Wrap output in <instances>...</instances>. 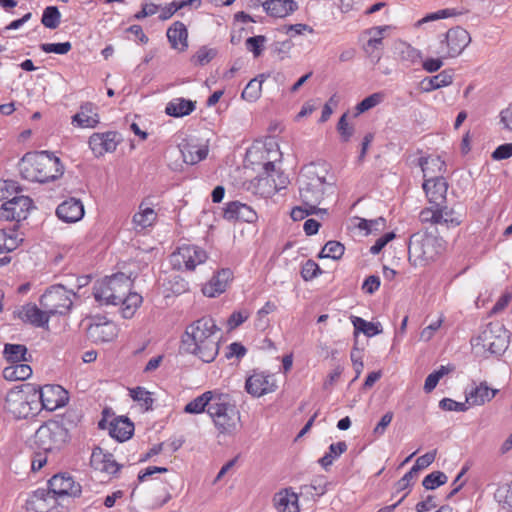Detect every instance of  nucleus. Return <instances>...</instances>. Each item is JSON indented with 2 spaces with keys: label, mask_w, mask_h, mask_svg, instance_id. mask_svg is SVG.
Masks as SVG:
<instances>
[{
  "label": "nucleus",
  "mask_w": 512,
  "mask_h": 512,
  "mask_svg": "<svg viewBox=\"0 0 512 512\" xmlns=\"http://www.w3.org/2000/svg\"><path fill=\"white\" fill-rule=\"evenodd\" d=\"M471 42L470 34L461 27L451 28L440 42L438 54L441 58H454L460 55Z\"/></svg>",
  "instance_id": "ddd939ff"
},
{
  "label": "nucleus",
  "mask_w": 512,
  "mask_h": 512,
  "mask_svg": "<svg viewBox=\"0 0 512 512\" xmlns=\"http://www.w3.org/2000/svg\"><path fill=\"white\" fill-rule=\"evenodd\" d=\"M32 208V200L28 196L15 195L0 207V220L20 222L25 220Z\"/></svg>",
  "instance_id": "f3484780"
},
{
  "label": "nucleus",
  "mask_w": 512,
  "mask_h": 512,
  "mask_svg": "<svg viewBox=\"0 0 512 512\" xmlns=\"http://www.w3.org/2000/svg\"><path fill=\"white\" fill-rule=\"evenodd\" d=\"M132 280L124 273H117L98 281L93 287V295L100 305H120L123 318L133 317L143 298L132 292Z\"/></svg>",
  "instance_id": "f257e3e1"
},
{
  "label": "nucleus",
  "mask_w": 512,
  "mask_h": 512,
  "mask_svg": "<svg viewBox=\"0 0 512 512\" xmlns=\"http://www.w3.org/2000/svg\"><path fill=\"white\" fill-rule=\"evenodd\" d=\"M453 82V73L451 70H443L439 74L426 77L420 82V89L424 93H429L436 89L446 87Z\"/></svg>",
  "instance_id": "2f4dec72"
},
{
  "label": "nucleus",
  "mask_w": 512,
  "mask_h": 512,
  "mask_svg": "<svg viewBox=\"0 0 512 512\" xmlns=\"http://www.w3.org/2000/svg\"><path fill=\"white\" fill-rule=\"evenodd\" d=\"M277 386L273 375L263 372H254L245 383L247 393L253 397H260L276 390Z\"/></svg>",
  "instance_id": "aec40b11"
},
{
  "label": "nucleus",
  "mask_w": 512,
  "mask_h": 512,
  "mask_svg": "<svg viewBox=\"0 0 512 512\" xmlns=\"http://www.w3.org/2000/svg\"><path fill=\"white\" fill-rule=\"evenodd\" d=\"M436 454H437V450H432V451H429L427 453H425L424 455L418 457L416 459V462L415 464L413 465V471H420L422 469H425L427 468L429 465H431L435 458H436Z\"/></svg>",
  "instance_id": "69168bd1"
},
{
  "label": "nucleus",
  "mask_w": 512,
  "mask_h": 512,
  "mask_svg": "<svg viewBox=\"0 0 512 512\" xmlns=\"http://www.w3.org/2000/svg\"><path fill=\"white\" fill-rule=\"evenodd\" d=\"M64 167L60 159L47 151L27 153L20 162L22 177L31 182L45 183L61 177Z\"/></svg>",
  "instance_id": "20e7f679"
},
{
  "label": "nucleus",
  "mask_w": 512,
  "mask_h": 512,
  "mask_svg": "<svg viewBox=\"0 0 512 512\" xmlns=\"http://www.w3.org/2000/svg\"><path fill=\"white\" fill-rule=\"evenodd\" d=\"M36 401L40 405V410L55 411L65 406L68 401V393L60 385L36 386Z\"/></svg>",
  "instance_id": "4468645a"
},
{
  "label": "nucleus",
  "mask_w": 512,
  "mask_h": 512,
  "mask_svg": "<svg viewBox=\"0 0 512 512\" xmlns=\"http://www.w3.org/2000/svg\"><path fill=\"white\" fill-rule=\"evenodd\" d=\"M34 512H66L65 501L54 494L51 489H37L28 501Z\"/></svg>",
  "instance_id": "dca6fc26"
},
{
  "label": "nucleus",
  "mask_w": 512,
  "mask_h": 512,
  "mask_svg": "<svg viewBox=\"0 0 512 512\" xmlns=\"http://www.w3.org/2000/svg\"><path fill=\"white\" fill-rule=\"evenodd\" d=\"M60 17V12L56 6H48L43 12L41 22L45 27L55 29L60 24Z\"/></svg>",
  "instance_id": "8fccbe9b"
},
{
  "label": "nucleus",
  "mask_w": 512,
  "mask_h": 512,
  "mask_svg": "<svg viewBox=\"0 0 512 512\" xmlns=\"http://www.w3.org/2000/svg\"><path fill=\"white\" fill-rule=\"evenodd\" d=\"M449 369L445 366H441L438 370L429 374L424 383V391L426 393L432 392L437 386L440 379L448 374Z\"/></svg>",
  "instance_id": "5fc2aeb1"
},
{
  "label": "nucleus",
  "mask_w": 512,
  "mask_h": 512,
  "mask_svg": "<svg viewBox=\"0 0 512 512\" xmlns=\"http://www.w3.org/2000/svg\"><path fill=\"white\" fill-rule=\"evenodd\" d=\"M22 241L15 231L0 230V254L14 251Z\"/></svg>",
  "instance_id": "79ce46f5"
},
{
  "label": "nucleus",
  "mask_w": 512,
  "mask_h": 512,
  "mask_svg": "<svg viewBox=\"0 0 512 512\" xmlns=\"http://www.w3.org/2000/svg\"><path fill=\"white\" fill-rule=\"evenodd\" d=\"M187 37L188 32L186 26L180 21L173 23L167 30V38L172 48L179 51H184L188 47Z\"/></svg>",
  "instance_id": "72a5a7b5"
},
{
  "label": "nucleus",
  "mask_w": 512,
  "mask_h": 512,
  "mask_svg": "<svg viewBox=\"0 0 512 512\" xmlns=\"http://www.w3.org/2000/svg\"><path fill=\"white\" fill-rule=\"evenodd\" d=\"M445 162L439 156H429L420 159V167L423 172L424 181L443 177Z\"/></svg>",
  "instance_id": "c85d7f7f"
},
{
  "label": "nucleus",
  "mask_w": 512,
  "mask_h": 512,
  "mask_svg": "<svg viewBox=\"0 0 512 512\" xmlns=\"http://www.w3.org/2000/svg\"><path fill=\"white\" fill-rule=\"evenodd\" d=\"M466 403H467L466 401L465 402H457L450 398H443L439 402V407L445 411L464 412L468 409Z\"/></svg>",
  "instance_id": "0e129e2a"
},
{
  "label": "nucleus",
  "mask_w": 512,
  "mask_h": 512,
  "mask_svg": "<svg viewBox=\"0 0 512 512\" xmlns=\"http://www.w3.org/2000/svg\"><path fill=\"white\" fill-rule=\"evenodd\" d=\"M56 215L64 222L75 223L83 218L84 206L79 199L70 198L57 207Z\"/></svg>",
  "instance_id": "4be33fe9"
},
{
  "label": "nucleus",
  "mask_w": 512,
  "mask_h": 512,
  "mask_svg": "<svg viewBox=\"0 0 512 512\" xmlns=\"http://www.w3.org/2000/svg\"><path fill=\"white\" fill-rule=\"evenodd\" d=\"M20 188L15 181L0 180V200H9L17 195Z\"/></svg>",
  "instance_id": "6e6d98bb"
},
{
  "label": "nucleus",
  "mask_w": 512,
  "mask_h": 512,
  "mask_svg": "<svg viewBox=\"0 0 512 512\" xmlns=\"http://www.w3.org/2000/svg\"><path fill=\"white\" fill-rule=\"evenodd\" d=\"M263 81L258 78L250 80L242 91V98L249 102H255L261 95Z\"/></svg>",
  "instance_id": "49530a36"
},
{
  "label": "nucleus",
  "mask_w": 512,
  "mask_h": 512,
  "mask_svg": "<svg viewBox=\"0 0 512 512\" xmlns=\"http://www.w3.org/2000/svg\"><path fill=\"white\" fill-rule=\"evenodd\" d=\"M420 220L423 223L445 225L447 227L459 226L462 222V215L454 209L448 208L445 204L438 207H427L420 212Z\"/></svg>",
  "instance_id": "2eb2a0df"
},
{
  "label": "nucleus",
  "mask_w": 512,
  "mask_h": 512,
  "mask_svg": "<svg viewBox=\"0 0 512 512\" xmlns=\"http://www.w3.org/2000/svg\"><path fill=\"white\" fill-rule=\"evenodd\" d=\"M219 328L213 318L202 317L187 326L182 338L185 352L205 363L215 360L219 352Z\"/></svg>",
  "instance_id": "f03ea898"
},
{
  "label": "nucleus",
  "mask_w": 512,
  "mask_h": 512,
  "mask_svg": "<svg viewBox=\"0 0 512 512\" xmlns=\"http://www.w3.org/2000/svg\"><path fill=\"white\" fill-rule=\"evenodd\" d=\"M439 239L433 235L416 233L410 237L408 260L415 266H425L440 254Z\"/></svg>",
  "instance_id": "1a4fd4ad"
},
{
  "label": "nucleus",
  "mask_w": 512,
  "mask_h": 512,
  "mask_svg": "<svg viewBox=\"0 0 512 512\" xmlns=\"http://www.w3.org/2000/svg\"><path fill=\"white\" fill-rule=\"evenodd\" d=\"M276 305L273 302L267 301L264 306L258 310L255 320V327L264 330L268 325V319L265 317L276 310Z\"/></svg>",
  "instance_id": "864d4df0"
},
{
  "label": "nucleus",
  "mask_w": 512,
  "mask_h": 512,
  "mask_svg": "<svg viewBox=\"0 0 512 512\" xmlns=\"http://www.w3.org/2000/svg\"><path fill=\"white\" fill-rule=\"evenodd\" d=\"M212 406L207 413L211 417L216 429L221 434L232 435L240 427L241 415L235 403L227 393L217 392Z\"/></svg>",
  "instance_id": "39448f33"
},
{
  "label": "nucleus",
  "mask_w": 512,
  "mask_h": 512,
  "mask_svg": "<svg viewBox=\"0 0 512 512\" xmlns=\"http://www.w3.org/2000/svg\"><path fill=\"white\" fill-rule=\"evenodd\" d=\"M384 99V95L382 93H373L368 97L364 98L361 102H359L356 106V115L364 113L378 104H380Z\"/></svg>",
  "instance_id": "603ef678"
},
{
  "label": "nucleus",
  "mask_w": 512,
  "mask_h": 512,
  "mask_svg": "<svg viewBox=\"0 0 512 512\" xmlns=\"http://www.w3.org/2000/svg\"><path fill=\"white\" fill-rule=\"evenodd\" d=\"M73 297H75V293L62 285L52 286L41 296L40 304L51 316L64 315L70 311Z\"/></svg>",
  "instance_id": "9b49d317"
},
{
  "label": "nucleus",
  "mask_w": 512,
  "mask_h": 512,
  "mask_svg": "<svg viewBox=\"0 0 512 512\" xmlns=\"http://www.w3.org/2000/svg\"><path fill=\"white\" fill-rule=\"evenodd\" d=\"M494 497L504 509L512 510V482L498 487Z\"/></svg>",
  "instance_id": "de8ad7c7"
},
{
  "label": "nucleus",
  "mask_w": 512,
  "mask_h": 512,
  "mask_svg": "<svg viewBox=\"0 0 512 512\" xmlns=\"http://www.w3.org/2000/svg\"><path fill=\"white\" fill-rule=\"evenodd\" d=\"M20 318L35 327H48L51 315L45 309H40L36 304L28 303L22 306Z\"/></svg>",
  "instance_id": "b1692460"
},
{
  "label": "nucleus",
  "mask_w": 512,
  "mask_h": 512,
  "mask_svg": "<svg viewBox=\"0 0 512 512\" xmlns=\"http://www.w3.org/2000/svg\"><path fill=\"white\" fill-rule=\"evenodd\" d=\"M456 14L457 13H456L455 9H442V10H438L436 12L429 13L425 17L420 19L417 22V25L420 26V25H422L424 23H428V22H431V21H436V20L452 17V16H455Z\"/></svg>",
  "instance_id": "052dcab7"
},
{
  "label": "nucleus",
  "mask_w": 512,
  "mask_h": 512,
  "mask_svg": "<svg viewBox=\"0 0 512 512\" xmlns=\"http://www.w3.org/2000/svg\"><path fill=\"white\" fill-rule=\"evenodd\" d=\"M31 375V367L23 362L10 364L3 369V377L9 381H23Z\"/></svg>",
  "instance_id": "58836bf2"
},
{
  "label": "nucleus",
  "mask_w": 512,
  "mask_h": 512,
  "mask_svg": "<svg viewBox=\"0 0 512 512\" xmlns=\"http://www.w3.org/2000/svg\"><path fill=\"white\" fill-rule=\"evenodd\" d=\"M91 466L98 471L114 475L120 469V465L114 460L113 455L104 452L101 448L93 449L91 458Z\"/></svg>",
  "instance_id": "5701e85b"
},
{
  "label": "nucleus",
  "mask_w": 512,
  "mask_h": 512,
  "mask_svg": "<svg viewBox=\"0 0 512 512\" xmlns=\"http://www.w3.org/2000/svg\"><path fill=\"white\" fill-rule=\"evenodd\" d=\"M266 41L265 36L258 35L254 37H249L245 44L246 48L251 51L255 57H258L261 55L264 47V43Z\"/></svg>",
  "instance_id": "680f3d73"
},
{
  "label": "nucleus",
  "mask_w": 512,
  "mask_h": 512,
  "mask_svg": "<svg viewBox=\"0 0 512 512\" xmlns=\"http://www.w3.org/2000/svg\"><path fill=\"white\" fill-rule=\"evenodd\" d=\"M133 432L134 425L128 418L119 417L110 422L109 434L120 442L128 440Z\"/></svg>",
  "instance_id": "7c9ffc66"
},
{
  "label": "nucleus",
  "mask_w": 512,
  "mask_h": 512,
  "mask_svg": "<svg viewBox=\"0 0 512 512\" xmlns=\"http://www.w3.org/2000/svg\"><path fill=\"white\" fill-rule=\"evenodd\" d=\"M422 187L430 204L429 207H438L446 203L448 183L444 177H438L434 181L425 180Z\"/></svg>",
  "instance_id": "412c9836"
},
{
  "label": "nucleus",
  "mask_w": 512,
  "mask_h": 512,
  "mask_svg": "<svg viewBox=\"0 0 512 512\" xmlns=\"http://www.w3.org/2000/svg\"><path fill=\"white\" fill-rule=\"evenodd\" d=\"M88 335L94 342H109L117 336V328L111 321L92 323Z\"/></svg>",
  "instance_id": "bb28decb"
},
{
  "label": "nucleus",
  "mask_w": 512,
  "mask_h": 512,
  "mask_svg": "<svg viewBox=\"0 0 512 512\" xmlns=\"http://www.w3.org/2000/svg\"><path fill=\"white\" fill-rule=\"evenodd\" d=\"M351 322L354 326V335L357 336L358 333L362 332L367 337H373L377 334H380L382 332L380 328V324L372 323L364 320L361 317L358 316H351L350 317Z\"/></svg>",
  "instance_id": "a19ab883"
},
{
  "label": "nucleus",
  "mask_w": 512,
  "mask_h": 512,
  "mask_svg": "<svg viewBox=\"0 0 512 512\" xmlns=\"http://www.w3.org/2000/svg\"><path fill=\"white\" fill-rule=\"evenodd\" d=\"M196 108V102L184 98H175L171 100L165 108L169 116L183 117L191 114Z\"/></svg>",
  "instance_id": "e433bc0d"
},
{
  "label": "nucleus",
  "mask_w": 512,
  "mask_h": 512,
  "mask_svg": "<svg viewBox=\"0 0 512 512\" xmlns=\"http://www.w3.org/2000/svg\"><path fill=\"white\" fill-rule=\"evenodd\" d=\"M40 49L45 53L64 55L72 49V45L68 41L62 43H43L40 45Z\"/></svg>",
  "instance_id": "4d7b16f0"
},
{
  "label": "nucleus",
  "mask_w": 512,
  "mask_h": 512,
  "mask_svg": "<svg viewBox=\"0 0 512 512\" xmlns=\"http://www.w3.org/2000/svg\"><path fill=\"white\" fill-rule=\"evenodd\" d=\"M218 390H209L196 397L186 404L184 411L189 414H200L204 411L207 412L209 406L214 402V396L217 395Z\"/></svg>",
  "instance_id": "f704fd0d"
},
{
  "label": "nucleus",
  "mask_w": 512,
  "mask_h": 512,
  "mask_svg": "<svg viewBox=\"0 0 512 512\" xmlns=\"http://www.w3.org/2000/svg\"><path fill=\"white\" fill-rule=\"evenodd\" d=\"M131 398L138 402L146 411L150 410L153 405V398L149 391L143 387H135L129 390Z\"/></svg>",
  "instance_id": "a18cd8bd"
},
{
  "label": "nucleus",
  "mask_w": 512,
  "mask_h": 512,
  "mask_svg": "<svg viewBox=\"0 0 512 512\" xmlns=\"http://www.w3.org/2000/svg\"><path fill=\"white\" fill-rule=\"evenodd\" d=\"M394 54L403 62L416 63L420 59V52L404 41H396Z\"/></svg>",
  "instance_id": "ea45409f"
},
{
  "label": "nucleus",
  "mask_w": 512,
  "mask_h": 512,
  "mask_svg": "<svg viewBox=\"0 0 512 512\" xmlns=\"http://www.w3.org/2000/svg\"><path fill=\"white\" fill-rule=\"evenodd\" d=\"M72 123L81 128H93L99 123V116L93 105L87 103L82 105L80 111L73 116Z\"/></svg>",
  "instance_id": "473e14b6"
},
{
  "label": "nucleus",
  "mask_w": 512,
  "mask_h": 512,
  "mask_svg": "<svg viewBox=\"0 0 512 512\" xmlns=\"http://www.w3.org/2000/svg\"><path fill=\"white\" fill-rule=\"evenodd\" d=\"M181 154L185 163L194 165L204 160L208 155L206 145L184 144L181 148Z\"/></svg>",
  "instance_id": "4c0bfd02"
},
{
  "label": "nucleus",
  "mask_w": 512,
  "mask_h": 512,
  "mask_svg": "<svg viewBox=\"0 0 512 512\" xmlns=\"http://www.w3.org/2000/svg\"><path fill=\"white\" fill-rule=\"evenodd\" d=\"M215 56L216 51L214 49L202 47L196 52L193 60L196 64L204 66L208 64Z\"/></svg>",
  "instance_id": "e2e57ef3"
},
{
  "label": "nucleus",
  "mask_w": 512,
  "mask_h": 512,
  "mask_svg": "<svg viewBox=\"0 0 512 512\" xmlns=\"http://www.w3.org/2000/svg\"><path fill=\"white\" fill-rule=\"evenodd\" d=\"M323 168L314 164L305 166L299 176V196L304 206L326 213V209L319 208L325 196L334 193L333 183L327 182Z\"/></svg>",
  "instance_id": "7ed1b4c3"
},
{
  "label": "nucleus",
  "mask_w": 512,
  "mask_h": 512,
  "mask_svg": "<svg viewBox=\"0 0 512 512\" xmlns=\"http://www.w3.org/2000/svg\"><path fill=\"white\" fill-rule=\"evenodd\" d=\"M263 8L271 16L282 18L297 10L298 5L294 0H266Z\"/></svg>",
  "instance_id": "c756f323"
},
{
  "label": "nucleus",
  "mask_w": 512,
  "mask_h": 512,
  "mask_svg": "<svg viewBox=\"0 0 512 512\" xmlns=\"http://www.w3.org/2000/svg\"><path fill=\"white\" fill-rule=\"evenodd\" d=\"M232 278L230 269H222L215 274L208 283H206L202 292L207 297H216L226 291L228 282Z\"/></svg>",
  "instance_id": "393cba45"
},
{
  "label": "nucleus",
  "mask_w": 512,
  "mask_h": 512,
  "mask_svg": "<svg viewBox=\"0 0 512 512\" xmlns=\"http://www.w3.org/2000/svg\"><path fill=\"white\" fill-rule=\"evenodd\" d=\"M69 439L68 430L65 426L55 420L43 423L33 436V444L36 449L45 453L59 451Z\"/></svg>",
  "instance_id": "6e6552de"
},
{
  "label": "nucleus",
  "mask_w": 512,
  "mask_h": 512,
  "mask_svg": "<svg viewBox=\"0 0 512 512\" xmlns=\"http://www.w3.org/2000/svg\"><path fill=\"white\" fill-rule=\"evenodd\" d=\"M393 29L390 25L373 26L360 33L358 42L370 63L375 65L380 62L384 51V39Z\"/></svg>",
  "instance_id": "9d476101"
},
{
  "label": "nucleus",
  "mask_w": 512,
  "mask_h": 512,
  "mask_svg": "<svg viewBox=\"0 0 512 512\" xmlns=\"http://www.w3.org/2000/svg\"><path fill=\"white\" fill-rule=\"evenodd\" d=\"M250 317V312L247 309L234 311L227 320V327L229 330H234L243 324Z\"/></svg>",
  "instance_id": "13d9d810"
},
{
  "label": "nucleus",
  "mask_w": 512,
  "mask_h": 512,
  "mask_svg": "<svg viewBox=\"0 0 512 512\" xmlns=\"http://www.w3.org/2000/svg\"><path fill=\"white\" fill-rule=\"evenodd\" d=\"M170 260L174 268L192 271L207 260V253L196 245L183 244L171 254Z\"/></svg>",
  "instance_id": "f8f14e48"
},
{
  "label": "nucleus",
  "mask_w": 512,
  "mask_h": 512,
  "mask_svg": "<svg viewBox=\"0 0 512 512\" xmlns=\"http://www.w3.org/2000/svg\"><path fill=\"white\" fill-rule=\"evenodd\" d=\"M338 132L343 141L347 142L354 133L353 127L347 122V114H343L337 125Z\"/></svg>",
  "instance_id": "338daca9"
},
{
  "label": "nucleus",
  "mask_w": 512,
  "mask_h": 512,
  "mask_svg": "<svg viewBox=\"0 0 512 512\" xmlns=\"http://www.w3.org/2000/svg\"><path fill=\"white\" fill-rule=\"evenodd\" d=\"M498 391V389L490 388L487 382L483 381L466 394V402L472 406L484 405L486 402L491 401Z\"/></svg>",
  "instance_id": "cd10ccee"
},
{
  "label": "nucleus",
  "mask_w": 512,
  "mask_h": 512,
  "mask_svg": "<svg viewBox=\"0 0 512 512\" xmlns=\"http://www.w3.org/2000/svg\"><path fill=\"white\" fill-rule=\"evenodd\" d=\"M121 135L116 131H106L102 133H93L88 140L89 147L93 155L97 158L106 153H113L121 143Z\"/></svg>",
  "instance_id": "a211bd4d"
},
{
  "label": "nucleus",
  "mask_w": 512,
  "mask_h": 512,
  "mask_svg": "<svg viewBox=\"0 0 512 512\" xmlns=\"http://www.w3.org/2000/svg\"><path fill=\"white\" fill-rule=\"evenodd\" d=\"M508 344V331L499 322L489 323L476 338L471 340L472 349L477 356H485L487 352L501 355L508 348Z\"/></svg>",
  "instance_id": "0eeeda50"
},
{
  "label": "nucleus",
  "mask_w": 512,
  "mask_h": 512,
  "mask_svg": "<svg viewBox=\"0 0 512 512\" xmlns=\"http://www.w3.org/2000/svg\"><path fill=\"white\" fill-rule=\"evenodd\" d=\"M344 246L338 241H328L321 250L320 258H331L337 260L344 254Z\"/></svg>",
  "instance_id": "09e8293b"
},
{
  "label": "nucleus",
  "mask_w": 512,
  "mask_h": 512,
  "mask_svg": "<svg viewBox=\"0 0 512 512\" xmlns=\"http://www.w3.org/2000/svg\"><path fill=\"white\" fill-rule=\"evenodd\" d=\"M36 397V385L22 384L7 393L4 409L15 419H27L40 411Z\"/></svg>",
  "instance_id": "423d86ee"
},
{
  "label": "nucleus",
  "mask_w": 512,
  "mask_h": 512,
  "mask_svg": "<svg viewBox=\"0 0 512 512\" xmlns=\"http://www.w3.org/2000/svg\"><path fill=\"white\" fill-rule=\"evenodd\" d=\"M26 353V346L21 344H6L3 351L5 359L10 364L27 361Z\"/></svg>",
  "instance_id": "37998d69"
},
{
  "label": "nucleus",
  "mask_w": 512,
  "mask_h": 512,
  "mask_svg": "<svg viewBox=\"0 0 512 512\" xmlns=\"http://www.w3.org/2000/svg\"><path fill=\"white\" fill-rule=\"evenodd\" d=\"M319 265L313 260H307L301 269V276L305 281L312 280L321 274Z\"/></svg>",
  "instance_id": "bf43d9fd"
},
{
  "label": "nucleus",
  "mask_w": 512,
  "mask_h": 512,
  "mask_svg": "<svg viewBox=\"0 0 512 512\" xmlns=\"http://www.w3.org/2000/svg\"><path fill=\"white\" fill-rule=\"evenodd\" d=\"M274 505L279 512H298V496L285 489L274 496Z\"/></svg>",
  "instance_id": "c9c22d12"
},
{
  "label": "nucleus",
  "mask_w": 512,
  "mask_h": 512,
  "mask_svg": "<svg viewBox=\"0 0 512 512\" xmlns=\"http://www.w3.org/2000/svg\"><path fill=\"white\" fill-rule=\"evenodd\" d=\"M157 219V213L151 207L147 200H143L139 206L138 211L132 217V223L135 230H144L151 227Z\"/></svg>",
  "instance_id": "a878e982"
},
{
  "label": "nucleus",
  "mask_w": 512,
  "mask_h": 512,
  "mask_svg": "<svg viewBox=\"0 0 512 512\" xmlns=\"http://www.w3.org/2000/svg\"><path fill=\"white\" fill-rule=\"evenodd\" d=\"M512 157V143H506L498 146L492 153L494 160H504Z\"/></svg>",
  "instance_id": "774afa93"
},
{
  "label": "nucleus",
  "mask_w": 512,
  "mask_h": 512,
  "mask_svg": "<svg viewBox=\"0 0 512 512\" xmlns=\"http://www.w3.org/2000/svg\"><path fill=\"white\" fill-rule=\"evenodd\" d=\"M448 478L445 473L441 471H434L428 474L422 481V485L427 490H434L437 487L445 484Z\"/></svg>",
  "instance_id": "3c124183"
},
{
  "label": "nucleus",
  "mask_w": 512,
  "mask_h": 512,
  "mask_svg": "<svg viewBox=\"0 0 512 512\" xmlns=\"http://www.w3.org/2000/svg\"><path fill=\"white\" fill-rule=\"evenodd\" d=\"M347 450V444L344 441L333 443L329 446V452L325 453L319 459V463L325 469L332 465L333 461Z\"/></svg>",
  "instance_id": "c03bdc74"
},
{
  "label": "nucleus",
  "mask_w": 512,
  "mask_h": 512,
  "mask_svg": "<svg viewBox=\"0 0 512 512\" xmlns=\"http://www.w3.org/2000/svg\"><path fill=\"white\" fill-rule=\"evenodd\" d=\"M48 488L65 502L68 498L78 497L81 494L80 484L66 474L54 475L48 482Z\"/></svg>",
  "instance_id": "6ab92c4d"
}]
</instances>
